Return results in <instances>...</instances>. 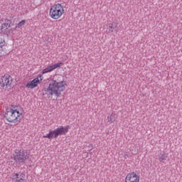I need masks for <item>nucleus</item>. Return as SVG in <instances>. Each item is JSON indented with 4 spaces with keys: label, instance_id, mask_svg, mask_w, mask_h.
<instances>
[{
    "label": "nucleus",
    "instance_id": "f257e3e1",
    "mask_svg": "<svg viewBox=\"0 0 182 182\" xmlns=\"http://www.w3.org/2000/svg\"><path fill=\"white\" fill-rule=\"evenodd\" d=\"M66 82L63 80L59 81L58 80H53L47 87H45L43 90L44 95H47L48 97L50 96H55L59 97L62 95V92L66 89Z\"/></svg>",
    "mask_w": 182,
    "mask_h": 182
},
{
    "label": "nucleus",
    "instance_id": "f03ea898",
    "mask_svg": "<svg viewBox=\"0 0 182 182\" xmlns=\"http://www.w3.org/2000/svg\"><path fill=\"white\" fill-rule=\"evenodd\" d=\"M5 118L9 123H18L22 119V109H11L5 114Z\"/></svg>",
    "mask_w": 182,
    "mask_h": 182
},
{
    "label": "nucleus",
    "instance_id": "7ed1b4c3",
    "mask_svg": "<svg viewBox=\"0 0 182 182\" xmlns=\"http://www.w3.org/2000/svg\"><path fill=\"white\" fill-rule=\"evenodd\" d=\"M68 132H69V126H60L54 130H50L48 134L44 135L43 137V139L52 140V139H58L59 136H65Z\"/></svg>",
    "mask_w": 182,
    "mask_h": 182
},
{
    "label": "nucleus",
    "instance_id": "20e7f679",
    "mask_svg": "<svg viewBox=\"0 0 182 182\" xmlns=\"http://www.w3.org/2000/svg\"><path fill=\"white\" fill-rule=\"evenodd\" d=\"M13 157L16 163H25L29 159V153L26 149H16L13 154Z\"/></svg>",
    "mask_w": 182,
    "mask_h": 182
},
{
    "label": "nucleus",
    "instance_id": "39448f33",
    "mask_svg": "<svg viewBox=\"0 0 182 182\" xmlns=\"http://www.w3.org/2000/svg\"><path fill=\"white\" fill-rule=\"evenodd\" d=\"M65 12L63 6L60 4H57L51 6L49 12V16L52 19H59Z\"/></svg>",
    "mask_w": 182,
    "mask_h": 182
},
{
    "label": "nucleus",
    "instance_id": "423d86ee",
    "mask_svg": "<svg viewBox=\"0 0 182 182\" xmlns=\"http://www.w3.org/2000/svg\"><path fill=\"white\" fill-rule=\"evenodd\" d=\"M11 85H12V77L11 75L6 74L0 77V87L6 89Z\"/></svg>",
    "mask_w": 182,
    "mask_h": 182
},
{
    "label": "nucleus",
    "instance_id": "0eeeda50",
    "mask_svg": "<svg viewBox=\"0 0 182 182\" xmlns=\"http://www.w3.org/2000/svg\"><path fill=\"white\" fill-rule=\"evenodd\" d=\"M140 176L137 175L136 173L132 172L128 173L125 178V182H139Z\"/></svg>",
    "mask_w": 182,
    "mask_h": 182
},
{
    "label": "nucleus",
    "instance_id": "6e6552de",
    "mask_svg": "<svg viewBox=\"0 0 182 182\" xmlns=\"http://www.w3.org/2000/svg\"><path fill=\"white\" fill-rule=\"evenodd\" d=\"M11 21L7 18H2L0 20V31L4 32L11 26Z\"/></svg>",
    "mask_w": 182,
    "mask_h": 182
},
{
    "label": "nucleus",
    "instance_id": "1a4fd4ad",
    "mask_svg": "<svg viewBox=\"0 0 182 182\" xmlns=\"http://www.w3.org/2000/svg\"><path fill=\"white\" fill-rule=\"evenodd\" d=\"M25 173L23 172H18L12 174V182H23L25 181Z\"/></svg>",
    "mask_w": 182,
    "mask_h": 182
},
{
    "label": "nucleus",
    "instance_id": "9d476101",
    "mask_svg": "<svg viewBox=\"0 0 182 182\" xmlns=\"http://www.w3.org/2000/svg\"><path fill=\"white\" fill-rule=\"evenodd\" d=\"M62 65H63V63H59L57 64H54L53 65H50V66L46 68L45 69H43L42 70V73H43V75H45V73H49V72H52V70H55V69H57V68H60V66H62Z\"/></svg>",
    "mask_w": 182,
    "mask_h": 182
},
{
    "label": "nucleus",
    "instance_id": "9b49d317",
    "mask_svg": "<svg viewBox=\"0 0 182 182\" xmlns=\"http://www.w3.org/2000/svg\"><path fill=\"white\" fill-rule=\"evenodd\" d=\"M39 83V78L36 77L33 79L32 81H29L26 87L27 89H35L36 86H38V84Z\"/></svg>",
    "mask_w": 182,
    "mask_h": 182
},
{
    "label": "nucleus",
    "instance_id": "f8f14e48",
    "mask_svg": "<svg viewBox=\"0 0 182 182\" xmlns=\"http://www.w3.org/2000/svg\"><path fill=\"white\" fill-rule=\"evenodd\" d=\"M117 27V24L116 23H109L107 25V29H109L110 32L117 33V31L116 30Z\"/></svg>",
    "mask_w": 182,
    "mask_h": 182
},
{
    "label": "nucleus",
    "instance_id": "ddd939ff",
    "mask_svg": "<svg viewBox=\"0 0 182 182\" xmlns=\"http://www.w3.org/2000/svg\"><path fill=\"white\" fill-rule=\"evenodd\" d=\"M166 159H167V155H166V152H162L159 154V161H164Z\"/></svg>",
    "mask_w": 182,
    "mask_h": 182
},
{
    "label": "nucleus",
    "instance_id": "4468645a",
    "mask_svg": "<svg viewBox=\"0 0 182 182\" xmlns=\"http://www.w3.org/2000/svg\"><path fill=\"white\" fill-rule=\"evenodd\" d=\"M6 46V43L4 38H0V50L4 52V48Z\"/></svg>",
    "mask_w": 182,
    "mask_h": 182
},
{
    "label": "nucleus",
    "instance_id": "2eb2a0df",
    "mask_svg": "<svg viewBox=\"0 0 182 182\" xmlns=\"http://www.w3.org/2000/svg\"><path fill=\"white\" fill-rule=\"evenodd\" d=\"M107 120L108 122H110L111 123H113L116 120V117H114V114H111L107 116Z\"/></svg>",
    "mask_w": 182,
    "mask_h": 182
},
{
    "label": "nucleus",
    "instance_id": "dca6fc26",
    "mask_svg": "<svg viewBox=\"0 0 182 182\" xmlns=\"http://www.w3.org/2000/svg\"><path fill=\"white\" fill-rule=\"evenodd\" d=\"M23 25H25V20H22L21 21H20V22L16 25V28H21V27L23 26Z\"/></svg>",
    "mask_w": 182,
    "mask_h": 182
},
{
    "label": "nucleus",
    "instance_id": "f3484780",
    "mask_svg": "<svg viewBox=\"0 0 182 182\" xmlns=\"http://www.w3.org/2000/svg\"><path fill=\"white\" fill-rule=\"evenodd\" d=\"M124 156H125V159L127 157H129V154L127 152H124Z\"/></svg>",
    "mask_w": 182,
    "mask_h": 182
},
{
    "label": "nucleus",
    "instance_id": "a211bd4d",
    "mask_svg": "<svg viewBox=\"0 0 182 182\" xmlns=\"http://www.w3.org/2000/svg\"><path fill=\"white\" fill-rule=\"evenodd\" d=\"M4 55H5V54L1 53V54H0V56H4Z\"/></svg>",
    "mask_w": 182,
    "mask_h": 182
}]
</instances>
